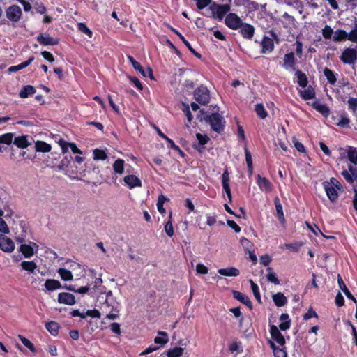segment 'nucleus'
<instances>
[{"label": "nucleus", "mask_w": 357, "mask_h": 357, "mask_svg": "<svg viewBox=\"0 0 357 357\" xmlns=\"http://www.w3.org/2000/svg\"><path fill=\"white\" fill-rule=\"evenodd\" d=\"M200 112L201 121L208 123L213 131L218 133L223 131L225 121L222 116L218 112L210 114L208 112H204V110H200Z\"/></svg>", "instance_id": "1"}, {"label": "nucleus", "mask_w": 357, "mask_h": 357, "mask_svg": "<svg viewBox=\"0 0 357 357\" xmlns=\"http://www.w3.org/2000/svg\"><path fill=\"white\" fill-rule=\"evenodd\" d=\"M112 297V294L109 291L106 294V298L104 303L100 307L102 313L106 314V318L114 320L119 317V303L109 300V298Z\"/></svg>", "instance_id": "2"}, {"label": "nucleus", "mask_w": 357, "mask_h": 357, "mask_svg": "<svg viewBox=\"0 0 357 357\" xmlns=\"http://www.w3.org/2000/svg\"><path fill=\"white\" fill-rule=\"evenodd\" d=\"M268 33L273 38H271L266 36H264L263 37L262 41L261 43V52L262 54L272 52L274 50L273 40H275L277 43L279 40L278 35L273 29L269 30Z\"/></svg>", "instance_id": "3"}, {"label": "nucleus", "mask_w": 357, "mask_h": 357, "mask_svg": "<svg viewBox=\"0 0 357 357\" xmlns=\"http://www.w3.org/2000/svg\"><path fill=\"white\" fill-rule=\"evenodd\" d=\"M194 98L201 105H206L210 100V93L206 86L200 85L194 91Z\"/></svg>", "instance_id": "4"}, {"label": "nucleus", "mask_w": 357, "mask_h": 357, "mask_svg": "<svg viewBox=\"0 0 357 357\" xmlns=\"http://www.w3.org/2000/svg\"><path fill=\"white\" fill-rule=\"evenodd\" d=\"M242 20L234 13L227 14L225 19V25L232 30L238 29L242 26Z\"/></svg>", "instance_id": "5"}, {"label": "nucleus", "mask_w": 357, "mask_h": 357, "mask_svg": "<svg viewBox=\"0 0 357 357\" xmlns=\"http://www.w3.org/2000/svg\"><path fill=\"white\" fill-rule=\"evenodd\" d=\"M340 59L344 64H354L357 59V52L354 48H346Z\"/></svg>", "instance_id": "6"}, {"label": "nucleus", "mask_w": 357, "mask_h": 357, "mask_svg": "<svg viewBox=\"0 0 357 357\" xmlns=\"http://www.w3.org/2000/svg\"><path fill=\"white\" fill-rule=\"evenodd\" d=\"M22 10L17 5H12L6 10V17L13 22H18L22 17Z\"/></svg>", "instance_id": "7"}, {"label": "nucleus", "mask_w": 357, "mask_h": 357, "mask_svg": "<svg viewBox=\"0 0 357 357\" xmlns=\"http://www.w3.org/2000/svg\"><path fill=\"white\" fill-rule=\"evenodd\" d=\"M297 60L294 52H289L283 57L282 67L287 70H296Z\"/></svg>", "instance_id": "8"}, {"label": "nucleus", "mask_w": 357, "mask_h": 357, "mask_svg": "<svg viewBox=\"0 0 357 357\" xmlns=\"http://www.w3.org/2000/svg\"><path fill=\"white\" fill-rule=\"evenodd\" d=\"M270 334L272 341L276 342L280 347H284L286 344V340L284 335L281 333L279 328L275 325H270Z\"/></svg>", "instance_id": "9"}, {"label": "nucleus", "mask_w": 357, "mask_h": 357, "mask_svg": "<svg viewBox=\"0 0 357 357\" xmlns=\"http://www.w3.org/2000/svg\"><path fill=\"white\" fill-rule=\"evenodd\" d=\"M58 143L61 148L62 153L63 155L68 153L69 148L74 154H82V151L73 142H67L64 139H61Z\"/></svg>", "instance_id": "10"}, {"label": "nucleus", "mask_w": 357, "mask_h": 357, "mask_svg": "<svg viewBox=\"0 0 357 357\" xmlns=\"http://www.w3.org/2000/svg\"><path fill=\"white\" fill-rule=\"evenodd\" d=\"M37 41L42 45H57L59 43V39L51 37L47 33H41L37 38Z\"/></svg>", "instance_id": "11"}, {"label": "nucleus", "mask_w": 357, "mask_h": 357, "mask_svg": "<svg viewBox=\"0 0 357 357\" xmlns=\"http://www.w3.org/2000/svg\"><path fill=\"white\" fill-rule=\"evenodd\" d=\"M322 185L324 187V189L326 193L328 199L331 202H336L339 196L338 192L337 191L338 189L333 186L331 183H328V181H324L322 183Z\"/></svg>", "instance_id": "12"}, {"label": "nucleus", "mask_w": 357, "mask_h": 357, "mask_svg": "<svg viewBox=\"0 0 357 357\" xmlns=\"http://www.w3.org/2000/svg\"><path fill=\"white\" fill-rule=\"evenodd\" d=\"M341 174L349 183L352 184L357 181V167L349 165L348 170H343Z\"/></svg>", "instance_id": "13"}, {"label": "nucleus", "mask_w": 357, "mask_h": 357, "mask_svg": "<svg viewBox=\"0 0 357 357\" xmlns=\"http://www.w3.org/2000/svg\"><path fill=\"white\" fill-rule=\"evenodd\" d=\"M211 10L214 13V10L216 9L215 15L217 18L222 20L224 16L230 10L231 6L229 4H216L213 3L211 7Z\"/></svg>", "instance_id": "14"}, {"label": "nucleus", "mask_w": 357, "mask_h": 357, "mask_svg": "<svg viewBox=\"0 0 357 357\" xmlns=\"http://www.w3.org/2000/svg\"><path fill=\"white\" fill-rule=\"evenodd\" d=\"M239 29V33L243 38L251 40L253 38L255 29L252 24L243 22Z\"/></svg>", "instance_id": "15"}, {"label": "nucleus", "mask_w": 357, "mask_h": 357, "mask_svg": "<svg viewBox=\"0 0 357 357\" xmlns=\"http://www.w3.org/2000/svg\"><path fill=\"white\" fill-rule=\"evenodd\" d=\"M0 249L6 252H11L15 249V244L10 238L0 234Z\"/></svg>", "instance_id": "16"}, {"label": "nucleus", "mask_w": 357, "mask_h": 357, "mask_svg": "<svg viewBox=\"0 0 357 357\" xmlns=\"http://www.w3.org/2000/svg\"><path fill=\"white\" fill-rule=\"evenodd\" d=\"M222 188L225 192L227 194V196L228 197L229 202H232V196H231V192L229 187V172L226 169L223 174H222Z\"/></svg>", "instance_id": "17"}, {"label": "nucleus", "mask_w": 357, "mask_h": 357, "mask_svg": "<svg viewBox=\"0 0 357 357\" xmlns=\"http://www.w3.org/2000/svg\"><path fill=\"white\" fill-rule=\"evenodd\" d=\"M268 344L273 350L274 357H287V351L286 346L278 347L273 341L268 340Z\"/></svg>", "instance_id": "18"}, {"label": "nucleus", "mask_w": 357, "mask_h": 357, "mask_svg": "<svg viewBox=\"0 0 357 357\" xmlns=\"http://www.w3.org/2000/svg\"><path fill=\"white\" fill-rule=\"evenodd\" d=\"M58 302L62 304L73 305L75 303L76 301L73 294L67 292H61L58 295Z\"/></svg>", "instance_id": "19"}, {"label": "nucleus", "mask_w": 357, "mask_h": 357, "mask_svg": "<svg viewBox=\"0 0 357 357\" xmlns=\"http://www.w3.org/2000/svg\"><path fill=\"white\" fill-rule=\"evenodd\" d=\"M123 180L125 183L130 189L142 185L140 179L135 175H127L124 177Z\"/></svg>", "instance_id": "20"}, {"label": "nucleus", "mask_w": 357, "mask_h": 357, "mask_svg": "<svg viewBox=\"0 0 357 357\" xmlns=\"http://www.w3.org/2000/svg\"><path fill=\"white\" fill-rule=\"evenodd\" d=\"M233 296L235 299L243 303L250 309L252 308V303L251 301L250 300L249 297L244 294L238 291H233Z\"/></svg>", "instance_id": "21"}, {"label": "nucleus", "mask_w": 357, "mask_h": 357, "mask_svg": "<svg viewBox=\"0 0 357 357\" xmlns=\"http://www.w3.org/2000/svg\"><path fill=\"white\" fill-rule=\"evenodd\" d=\"M257 182L261 190H265L267 192H270L272 190V184L270 181L266 177L261 176L260 175L257 176Z\"/></svg>", "instance_id": "22"}, {"label": "nucleus", "mask_w": 357, "mask_h": 357, "mask_svg": "<svg viewBox=\"0 0 357 357\" xmlns=\"http://www.w3.org/2000/svg\"><path fill=\"white\" fill-rule=\"evenodd\" d=\"M337 282L340 289L344 292L345 296L350 300H351L354 303H357V300L356 298L352 295V294L349 291L348 288L347 287L345 283L344 282L342 277L340 275H338L337 277Z\"/></svg>", "instance_id": "23"}, {"label": "nucleus", "mask_w": 357, "mask_h": 357, "mask_svg": "<svg viewBox=\"0 0 357 357\" xmlns=\"http://www.w3.org/2000/svg\"><path fill=\"white\" fill-rule=\"evenodd\" d=\"M312 107L321 114L324 117H327L330 114L329 107L326 104H321L316 100L312 104Z\"/></svg>", "instance_id": "24"}, {"label": "nucleus", "mask_w": 357, "mask_h": 357, "mask_svg": "<svg viewBox=\"0 0 357 357\" xmlns=\"http://www.w3.org/2000/svg\"><path fill=\"white\" fill-rule=\"evenodd\" d=\"M274 204L275 206L278 220L282 225H284L285 223V218L283 213L282 206L280 203V199L278 197L274 199Z\"/></svg>", "instance_id": "25"}, {"label": "nucleus", "mask_w": 357, "mask_h": 357, "mask_svg": "<svg viewBox=\"0 0 357 357\" xmlns=\"http://www.w3.org/2000/svg\"><path fill=\"white\" fill-rule=\"evenodd\" d=\"M13 144L20 149H26L30 145L27 135H22L14 138Z\"/></svg>", "instance_id": "26"}, {"label": "nucleus", "mask_w": 357, "mask_h": 357, "mask_svg": "<svg viewBox=\"0 0 357 357\" xmlns=\"http://www.w3.org/2000/svg\"><path fill=\"white\" fill-rule=\"evenodd\" d=\"M218 273L223 276H238L240 274V271L238 269L234 267H229L226 268H220L218 271Z\"/></svg>", "instance_id": "27"}, {"label": "nucleus", "mask_w": 357, "mask_h": 357, "mask_svg": "<svg viewBox=\"0 0 357 357\" xmlns=\"http://www.w3.org/2000/svg\"><path fill=\"white\" fill-rule=\"evenodd\" d=\"M280 320L282 321L279 325V328L281 331H284L290 328L291 319L288 314L282 313L280 317Z\"/></svg>", "instance_id": "28"}, {"label": "nucleus", "mask_w": 357, "mask_h": 357, "mask_svg": "<svg viewBox=\"0 0 357 357\" xmlns=\"http://www.w3.org/2000/svg\"><path fill=\"white\" fill-rule=\"evenodd\" d=\"M273 301L277 307L284 306L287 303V298L281 292H278L273 296Z\"/></svg>", "instance_id": "29"}, {"label": "nucleus", "mask_w": 357, "mask_h": 357, "mask_svg": "<svg viewBox=\"0 0 357 357\" xmlns=\"http://www.w3.org/2000/svg\"><path fill=\"white\" fill-rule=\"evenodd\" d=\"M45 328L53 336H56L59 333V330L61 328L60 325L54 321L47 322L45 325Z\"/></svg>", "instance_id": "30"}, {"label": "nucleus", "mask_w": 357, "mask_h": 357, "mask_svg": "<svg viewBox=\"0 0 357 357\" xmlns=\"http://www.w3.org/2000/svg\"><path fill=\"white\" fill-rule=\"evenodd\" d=\"M33 61H34V56H31L29 58L28 60L21 63L20 64H19L17 66H10L8 68V72L15 73L20 70L24 69V68H26L27 66H29Z\"/></svg>", "instance_id": "31"}, {"label": "nucleus", "mask_w": 357, "mask_h": 357, "mask_svg": "<svg viewBox=\"0 0 357 357\" xmlns=\"http://www.w3.org/2000/svg\"><path fill=\"white\" fill-rule=\"evenodd\" d=\"M295 71V75L298 79L297 82L298 85L303 88L306 87L308 84V79L306 75L299 69H297Z\"/></svg>", "instance_id": "32"}, {"label": "nucleus", "mask_w": 357, "mask_h": 357, "mask_svg": "<svg viewBox=\"0 0 357 357\" xmlns=\"http://www.w3.org/2000/svg\"><path fill=\"white\" fill-rule=\"evenodd\" d=\"M36 151L41 153H47L51 151L52 146L50 144L38 140L35 143Z\"/></svg>", "instance_id": "33"}, {"label": "nucleus", "mask_w": 357, "mask_h": 357, "mask_svg": "<svg viewBox=\"0 0 357 357\" xmlns=\"http://www.w3.org/2000/svg\"><path fill=\"white\" fill-rule=\"evenodd\" d=\"M36 89L31 85L24 86L20 91L19 96L22 98H28L36 93Z\"/></svg>", "instance_id": "34"}, {"label": "nucleus", "mask_w": 357, "mask_h": 357, "mask_svg": "<svg viewBox=\"0 0 357 357\" xmlns=\"http://www.w3.org/2000/svg\"><path fill=\"white\" fill-rule=\"evenodd\" d=\"M45 287L48 291H54L62 287L59 281L54 279H47L45 282Z\"/></svg>", "instance_id": "35"}, {"label": "nucleus", "mask_w": 357, "mask_h": 357, "mask_svg": "<svg viewBox=\"0 0 357 357\" xmlns=\"http://www.w3.org/2000/svg\"><path fill=\"white\" fill-rule=\"evenodd\" d=\"M299 93L300 96L305 100L312 99L315 97V91L312 86H309L303 91H300Z\"/></svg>", "instance_id": "36"}, {"label": "nucleus", "mask_w": 357, "mask_h": 357, "mask_svg": "<svg viewBox=\"0 0 357 357\" xmlns=\"http://www.w3.org/2000/svg\"><path fill=\"white\" fill-rule=\"evenodd\" d=\"M174 32L179 36L181 40L183 41V43L185 44V45L188 47V49L197 58H201V54L195 51V49H193L190 45V43L185 38V37L178 31H177L176 29H173Z\"/></svg>", "instance_id": "37"}, {"label": "nucleus", "mask_w": 357, "mask_h": 357, "mask_svg": "<svg viewBox=\"0 0 357 357\" xmlns=\"http://www.w3.org/2000/svg\"><path fill=\"white\" fill-rule=\"evenodd\" d=\"M323 72H324V76L326 77V79L328 80V82L331 85L335 84V82H337L336 74L333 70L328 68L327 67H326L324 69Z\"/></svg>", "instance_id": "38"}, {"label": "nucleus", "mask_w": 357, "mask_h": 357, "mask_svg": "<svg viewBox=\"0 0 357 357\" xmlns=\"http://www.w3.org/2000/svg\"><path fill=\"white\" fill-rule=\"evenodd\" d=\"M127 58L128 61L132 64V67L135 68V70L139 72L144 77H146V74L145 70H144L143 67L141 66V64L137 61L135 58L132 56L128 55Z\"/></svg>", "instance_id": "39"}, {"label": "nucleus", "mask_w": 357, "mask_h": 357, "mask_svg": "<svg viewBox=\"0 0 357 357\" xmlns=\"http://www.w3.org/2000/svg\"><path fill=\"white\" fill-rule=\"evenodd\" d=\"M333 40L335 42L349 40V35L344 30L337 29L335 31Z\"/></svg>", "instance_id": "40"}, {"label": "nucleus", "mask_w": 357, "mask_h": 357, "mask_svg": "<svg viewBox=\"0 0 357 357\" xmlns=\"http://www.w3.org/2000/svg\"><path fill=\"white\" fill-rule=\"evenodd\" d=\"M20 251L26 258H29L34 255L33 248L27 244H22L20 247Z\"/></svg>", "instance_id": "41"}, {"label": "nucleus", "mask_w": 357, "mask_h": 357, "mask_svg": "<svg viewBox=\"0 0 357 357\" xmlns=\"http://www.w3.org/2000/svg\"><path fill=\"white\" fill-rule=\"evenodd\" d=\"M172 213L170 211L169 213V220L167 222H166L164 227V231L169 237H172L174 235V227L172 225Z\"/></svg>", "instance_id": "42"}, {"label": "nucleus", "mask_w": 357, "mask_h": 357, "mask_svg": "<svg viewBox=\"0 0 357 357\" xmlns=\"http://www.w3.org/2000/svg\"><path fill=\"white\" fill-rule=\"evenodd\" d=\"M347 158L351 163L357 165V149L349 146L347 149Z\"/></svg>", "instance_id": "43"}, {"label": "nucleus", "mask_w": 357, "mask_h": 357, "mask_svg": "<svg viewBox=\"0 0 357 357\" xmlns=\"http://www.w3.org/2000/svg\"><path fill=\"white\" fill-rule=\"evenodd\" d=\"M20 266L23 270L30 273H33L37 268V264L33 261H23Z\"/></svg>", "instance_id": "44"}, {"label": "nucleus", "mask_w": 357, "mask_h": 357, "mask_svg": "<svg viewBox=\"0 0 357 357\" xmlns=\"http://www.w3.org/2000/svg\"><path fill=\"white\" fill-rule=\"evenodd\" d=\"M268 273L266 275L267 280L275 285L280 284V280L278 278L275 273H274L271 267L267 268Z\"/></svg>", "instance_id": "45"}, {"label": "nucleus", "mask_w": 357, "mask_h": 357, "mask_svg": "<svg viewBox=\"0 0 357 357\" xmlns=\"http://www.w3.org/2000/svg\"><path fill=\"white\" fill-rule=\"evenodd\" d=\"M255 111L257 115L261 119H266L268 116V112L262 103H257L255 105Z\"/></svg>", "instance_id": "46"}, {"label": "nucleus", "mask_w": 357, "mask_h": 357, "mask_svg": "<svg viewBox=\"0 0 357 357\" xmlns=\"http://www.w3.org/2000/svg\"><path fill=\"white\" fill-rule=\"evenodd\" d=\"M113 169L116 174H123L124 171V160L120 158L115 160L113 164Z\"/></svg>", "instance_id": "47"}, {"label": "nucleus", "mask_w": 357, "mask_h": 357, "mask_svg": "<svg viewBox=\"0 0 357 357\" xmlns=\"http://www.w3.org/2000/svg\"><path fill=\"white\" fill-rule=\"evenodd\" d=\"M58 273L61 276V278L64 281H69L73 279V274L71 271L68 269L60 268L58 270Z\"/></svg>", "instance_id": "48"}, {"label": "nucleus", "mask_w": 357, "mask_h": 357, "mask_svg": "<svg viewBox=\"0 0 357 357\" xmlns=\"http://www.w3.org/2000/svg\"><path fill=\"white\" fill-rule=\"evenodd\" d=\"M250 287L253 292L255 298H256V300L258 301L259 303H261V295H260L259 287L257 286V284L256 283H255L253 282L252 280H250Z\"/></svg>", "instance_id": "49"}, {"label": "nucleus", "mask_w": 357, "mask_h": 357, "mask_svg": "<svg viewBox=\"0 0 357 357\" xmlns=\"http://www.w3.org/2000/svg\"><path fill=\"white\" fill-rule=\"evenodd\" d=\"M245 161L248 165V172L250 174L253 172V165L252 160V155L250 151L245 147Z\"/></svg>", "instance_id": "50"}, {"label": "nucleus", "mask_w": 357, "mask_h": 357, "mask_svg": "<svg viewBox=\"0 0 357 357\" xmlns=\"http://www.w3.org/2000/svg\"><path fill=\"white\" fill-rule=\"evenodd\" d=\"M107 158V155L105 151L99 149L93 150V159L95 160H105Z\"/></svg>", "instance_id": "51"}, {"label": "nucleus", "mask_w": 357, "mask_h": 357, "mask_svg": "<svg viewBox=\"0 0 357 357\" xmlns=\"http://www.w3.org/2000/svg\"><path fill=\"white\" fill-rule=\"evenodd\" d=\"M158 335H159L157 339L158 344L163 346L169 341V337L167 333L158 331Z\"/></svg>", "instance_id": "52"}, {"label": "nucleus", "mask_w": 357, "mask_h": 357, "mask_svg": "<svg viewBox=\"0 0 357 357\" xmlns=\"http://www.w3.org/2000/svg\"><path fill=\"white\" fill-rule=\"evenodd\" d=\"M18 337H19V339L20 340V341L22 342V343L26 347H27L31 351H32L33 353H35L36 351L33 344L29 339H27L26 337H25L24 336H23L22 335H19Z\"/></svg>", "instance_id": "53"}, {"label": "nucleus", "mask_w": 357, "mask_h": 357, "mask_svg": "<svg viewBox=\"0 0 357 357\" xmlns=\"http://www.w3.org/2000/svg\"><path fill=\"white\" fill-rule=\"evenodd\" d=\"M183 348L176 347L167 351V357H180L183 353Z\"/></svg>", "instance_id": "54"}, {"label": "nucleus", "mask_w": 357, "mask_h": 357, "mask_svg": "<svg viewBox=\"0 0 357 357\" xmlns=\"http://www.w3.org/2000/svg\"><path fill=\"white\" fill-rule=\"evenodd\" d=\"M13 134L8 132L0 135V144H5L7 145L11 144L13 142Z\"/></svg>", "instance_id": "55"}, {"label": "nucleus", "mask_w": 357, "mask_h": 357, "mask_svg": "<svg viewBox=\"0 0 357 357\" xmlns=\"http://www.w3.org/2000/svg\"><path fill=\"white\" fill-rule=\"evenodd\" d=\"M349 123L350 119H349V117H347L345 115H341L340 119L336 123V126L342 128H349Z\"/></svg>", "instance_id": "56"}, {"label": "nucleus", "mask_w": 357, "mask_h": 357, "mask_svg": "<svg viewBox=\"0 0 357 357\" xmlns=\"http://www.w3.org/2000/svg\"><path fill=\"white\" fill-rule=\"evenodd\" d=\"M229 349L231 353L237 352L238 354H241L243 352V347L241 346V342H234L231 343L229 346Z\"/></svg>", "instance_id": "57"}, {"label": "nucleus", "mask_w": 357, "mask_h": 357, "mask_svg": "<svg viewBox=\"0 0 357 357\" xmlns=\"http://www.w3.org/2000/svg\"><path fill=\"white\" fill-rule=\"evenodd\" d=\"M77 29L80 32L86 34L89 38H92V36H93L92 31L89 28H88L87 26L84 23H83V22L78 23Z\"/></svg>", "instance_id": "58"}, {"label": "nucleus", "mask_w": 357, "mask_h": 357, "mask_svg": "<svg viewBox=\"0 0 357 357\" xmlns=\"http://www.w3.org/2000/svg\"><path fill=\"white\" fill-rule=\"evenodd\" d=\"M167 199L163 195H160L158 197V211H159L161 214L165 213V209L163 207V204Z\"/></svg>", "instance_id": "59"}, {"label": "nucleus", "mask_w": 357, "mask_h": 357, "mask_svg": "<svg viewBox=\"0 0 357 357\" xmlns=\"http://www.w3.org/2000/svg\"><path fill=\"white\" fill-rule=\"evenodd\" d=\"M349 109L352 111V112L356 114L357 111V98H349L348 101Z\"/></svg>", "instance_id": "60"}, {"label": "nucleus", "mask_w": 357, "mask_h": 357, "mask_svg": "<svg viewBox=\"0 0 357 357\" xmlns=\"http://www.w3.org/2000/svg\"><path fill=\"white\" fill-rule=\"evenodd\" d=\"M240 243H241V245L243 247V248L245 250H248V252H250V250L252 249V248L253 246L252 243L250 240H248V238H246L245 237H243L241 238Z\"/></svg>", "instance_id": "61"}, {"label": "nucleus", "mask_w": 357, "mask_h": 357, "mask_svg": "<svg viewBox=\"0 0 357 357\" xmlns=\"http://www.w3.org/2000/svg\"><path fill=\"white\" fill-rule=\"evenodd\" d=\"M196 137L198 140L199 145L204 146L208 143L209 141V137L206 135H202L201 133H197Z\"/></svg>", "instance_id": "62"}, {"label": "nucleus", "mask_w": 357, "mask_h": 357, "mask_svg": "<svg viewBox=\"0 0 357 357\" xmlns=\"http://www.w3.org/2000/svg\"><path fill=\"white\" fill-rule=\"evenodd\" d=\"M229 311L231 312L236 317L240 318V319H239V326H241L242 325L243 320L244 318H243V317H242V314H241V310H240V307L231 308L229 310Z\"/></svg>", "instance_id": "63"}, {"label": "nucleus", "mask_w": 357, "mask_h": 357, "mask_svg": "<svg viewBox=\"0 0 357 357\" xmlns=\"http://www.w3.org/2000/svg\"><path fill=\"white\" fill-rule=\"evenodd\" d=\"M333 33V30L329 25H326L322 29V35L325 39H330Z\"/></svg>", "instance_id": "64"}]
</instances>
